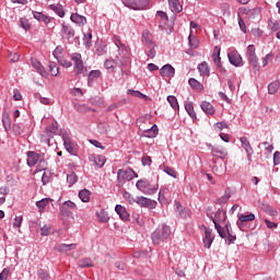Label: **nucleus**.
Returning <instances> with one entry per match:
<instances>
[{
	"label": "nucleus",
	"instance_id": "nucleus-54",
	"mask_svg": "<svg viewBox=\"0 0 280 280\" xmlns=\"http://www.w3.org/2000/svg\"><path fill=\"white\" fill-rule=\"evenodd\" d=\"M67 182L69 185H75V183H78V175H75V173H71L67 176Z\"/></svg>",
	"mask_w": 280,
	"mask_h": 280
},
{
	"label": "nucleus",
	"instance_id": "nucleus-39",
	"mask_svg": "<svg viewBox=\"0 0 280 280\" xmlns=\"http://www.w3.org/2000/svg\"><path fill=\"white\" fill-rule=\"evenodd\" d=\"M238 220H240L241 223L253 222V220H255V214L254 213L240 214Z\"/></svg>",
	"mask_w": 280,
	"mask_h": 280
},
{
	"label": "nucleus",
	"instance_id": "nucleus-6",
	"mask_svg": "<svg viewBox=\"0 0 280 280\" xmlns=\"http://www.w3.org/2000/svg\"><path fill=\"white\" fill-rule=\"evenodd\" d=\"M71 60L74 62V69L77 75H86V68H84V62L82 61V55L74 52L71 56Z\"/></svg>",
	"mask_w": 280,
	"mask_h": 280
},
{
	"label": "nucleus",
	"instance_id": "nucleus-1",
	"mask_svg": "<svg viewBox=\"0 0 280 280\" xmlns=\"http://www.w3.org/2000/svg\"><path fill=\"white\" fill-rule=\"evenodd\" d=\"M211 220L214 224L217 233H219V236L224 240L226 237V232L224 231V228L220 225V222H226V210L219 209L215 212L214 218L212 217Z\"/></svg>",
	"mask_w": 280,
	"mask_h": 280
},
{
	"label": "nucleus",
	"instance_id": "nucleus-36",
	"mask_svg": "<svg viewBox=\"0 0 280 280\" xmlns=\"http://www.w3.org/2000/svg\"><path fill=\"white\" fill-rule=\"evenodd\" d=\"M48 68H49V72L51 73V75H58V73H60V68H58V65H56V62L54 61H49L48 63Z\"/></svg>",
	"mask_w": 280,
	"mask_h": 280
},
{
	"label": "nucleus",
	"instance_id": "nucleus-62",
	"mask_svg": "<svg viewBox=\"0 0 280 280\" xmlns=\"http://www.w3.org/2000/svg\"><path fill=\"white\" fill-rule=\"evenodd\" d=\"M280 164V152L276 151L273 153V165H279Z\"/></svg>",
	"mask_w": 280,
	"mask_h": 280
},
{
	"label": "nucleus",
	"instance_id": "nucleus-37",
	"mask_svg": "<svg viewBox=\"0 0 280 280\" xmlns=\"http://www.w3.org/2000/svg\"><path fill=\"white\" fill-rule=\"evenodd\" d=\"M136 202L137 205H140V207H150V205L152 203V200L145 197H137Z\"/></svg>",
	"mask_w": 280,
	"mask_h": 280
},
{
	"label": "nucleus",
	"instance_id": "nucleus-9",
	"mask_svg": "<svg viewBox=\"0 0 280 280\" xmlns=\"http://www.w3.org/2000/svg\"><path fill=\"white\" fill-rule=\"evenodd\" d=\"M229 62H231L234 67H242V55L236 50L230 51L228 54Z\"/></svg>",
	"mask_w": 280,
	"mask_h": 280
},
{
	"label": "nucleus",
	"instance_id": "nucleus-44",
	"mask_svg": "<svg viewBox=\"0 0 280 280\" xmlns=\"http://www.w3.org/2000/svg\"><path fill=\"white\" fill-rule=\"evenodd\" d=\"M279 82H272L268 85V91L270 93V95H275V93H277V91H279Z\"/></svg>",
	"mask_w": 280,
	"mask_h": 280
},
{
	"label": "nucleus",
	"instance_id": "nucleus-43",
	"mask_svg": "<svg viewBox=\"0 0 280 280\" xmlns=\"http://www.w3.org/2000/svg\"><path fill=\"white\" fill-rule=\"evenodd\" d=\"M37 277L42 280H49L51 277L49 276V272L45 269H38L37 270Z\"/></svg>",
	"mask_w": 280,
	"mask_h": 280
},
{
	"label": "nucleus",
	"instance_id": "nucleus-23",
	"mask_svg": "<svg viewBox=\"0 0 280 280\" xmlns=\"http://www.w3.org/2000/svg\"><path fill=\"white\" fill-rule=\"evenodd\" d=\"M159 135V127L153 125L150 129L144 130V137L148 139H154Z\"/></svg>",
	"mask_w": 280,
	"mask_h": 280
},
{
	"label": "nucleus",
	"instance_id": "nucleus-31",
	"mask_svg": "<svg viewBox=\"0 0 280 280\" xmlns=\"http://www.w3.org/2000/svg\"><path fill=\"white\" fill-rule=\"evenodd\" d=\"M79 268H93V260L91 258H83L78 261Z\"/></svg>",
	"mask_w": 280,
	"mask_h": 280
},
{
	"label": "nucleus",
	"instance_id": "nucleus-12",
	"mask_svg": "<svg viewBox=\"0 0 280 280\" xmlns=\"http://www.w3.org/2000/svg\"><path fill=\"white\" fill-rule=\"evenodd\" d=\"M115 211H116L117 215H119L120 220H122V222L130 221V213H128V210H126V207H124L121 205H116Z\"/></svg>",
	"mask_w": 280,
	"mask_h": 280
},
{
	"label": "nucleus",
	"instance_id": "nucleus-60",
	"mask_svg": "<svg viewBox=\"0 0 280 280\" xmlns=\"http://www.w3.org/2000/svg\"><path fill=\"white\" fill-rule=\"evenodd\" d=\"M128 94L132 95L133 97H145L143 93L135 90H128Z\"/></svg>",
	"mask_w": 280,
	"mask_h": 280
},
{
	"label": "nucleus",
	"instance_id": "nucleus-53",
	"mask_svg": "<svg viewBox=\"0 0 280 280\" xmlns=\"http://www.w3.org/2000/svg\"><path fill=\"white\" fill-rule=\"evenodd\" d=\"M268 27H269V30H271L272 32H278V30H279V24H278L277 21H275V20H269V21H268Z\"/></svg>",
	"mask_w": 280,
	"mask_h": 280
},
{
	"label": "nucleus",
	"instance_id": "nucleus-3",
	"mask_svg": "<svg viewBox=\"0 0 280 280\" xmlns=\"http://www.w3.org/2000/svg\"><path fill=\"white\" fill-rule=\"evenodd\" d=\"M132 178H139V175L132 168L118 170L117 172L118 182L126 183V180L130 182L132 180Z\"/></svg>",
	"mask_w": 280,
	"mask_h": 280
},
{
	"label": "nucleus",
	"instance_id": "nucleus-14",
	"mask_svg": "<svg viewBox=\"0 0 280 280\" xmlns=\"http://www.w3.org/2000/svg\"><path fill=\"white\" fill-rule=\"evenodd\" d=\"M212 156H217V159H226L229 156V152L224 147H211Z\"/></svg>",
	"mask_w": 280,
	"mask_h": 280
},
{
	"label": "nucleus",
	"instance_id": "nucleus-33",
	"mask_svg": "<svg viewBox=\"0 0 280 280\" xmlns=\"http://www.w3.org/2000/svg\"><path fill=\"white\" fill-rule=\"evenodd\" d=\"M49 8L62 19L65 16V9H62V5L60 4H50Z\"/></svg>",
	"mask_w": 280,
	"mask_h": 280
},
{
	"label": "nucleus",
	"instance_id": "nucleus-11",
	"mask_svg": "<svg viewBox=\"0 0 280 280\" xmlns=\"http://www.w3.org/2000/svg\"><path fill=\"white\" fill-rule=\"evenodd\" d=\"M62 141L67 152H69V154H71L72 156H75V147L73 145V142L71 141V138L69 137V135L67 133L63 135Z\"/></svg>",
	"mask_w": 280,
	"mask_h": 280
},
{
	"label": "nucleus",
	"instance_id": "nucleus-48",
	"mask_svg": "<svg viewBox=\"0 0 280 280\" xmlns=\"http://www.w3.org/2000/svg\"><path fill=\"white\" fill-rule=\"evenodd\" d=\"M102 75V72L100 70H92L89 73V84H91V82H93L94 78H100Z\"/></svg>",
	"mask_w": 280,
	"mask_h": 280
},
{
	"label": "nucleus",
	"instance_id": "nucleus-21",
	"mask_svg": "<svg viewBox=\"0 0 280 280\" xmlns=\"http://www.w3.org/2000/svg\"><path fill=\"white\" fill-rule=\"evenodd\" d=\"M201 109L203 110V113H206V115H214L215 114V109L213 108V105H211V103L203 101L200 104Z\"/></svg>",
	"mask_w": 280,
	"mask_h": 280
},
{
	"label": "nucleus",
	"instance_id": "nucleus-16",
	"mask_svg": "<svg viewBox=\"0 0 280 280\" xmlns=\"http://www.w3.org/2000/svg\"><path fill=\"white\" fill-rule=\"evenodd\" d=\"M26 155H27L26 163L28 167H34V165H36V163H38V161L40 160V155L34 151H28Z\"/></svg>",
	"mask_w": 280,
	"mask_h": 280
},
{
	"label": "nucleus",
	"instance_id": "nucleus-10",
	"mask_svg": "<svg viewBox=\"0 0 280 280\" xmlns=\"http://www.w3.org/2000/svg\"><path fill=\"white\" fill-rule=\"evenodd\" d=\"M246 58L250 62V65H253V67H257L258 59L255 52V45H249L247 47Z\"/></svg>",
	"mask_w": 280,
	"mask_h": 280
},
{
	"label": "nucleus",
	"instance_id": "nucleus-61",
	"mask_svg": "<svg viewBox=\"0 0 280 280\" xmlns=\"http://www.w3.org/2000/svg\"><path fill=\"white\" fill-rule=\"evenodd\" d=\"M272 54L269 52L268 55H266L265 58H262V67H266L268 65V62H270V60H272Z\"/></svg>",
	"mask_w": 280,
	"mask_h": 280
},
{
	"label": "nucleus",
	"instance_id": "nucleus-28",
	"mask_svg": "<svg viewBox=\"0 0 280 280\" xmlns=\"http://www.w3.org/2000/svg\"><path fill=\"white\" fill-rule=\"evenodd\" d=\"M230 199H231V189H230V188H226V189L224 190L223 196H221V197L218 199V203H219V205H226Z\"/></svg>",
	"mask_w": 280,
	"mask_h": 280
},
{
	"label": "nucleus",
	"instance_id": "nucleus-58",
	"mask_svg": "<svg viewBox=\"0 0 280 280\" xmlns=\"http://www.w3.org/2000/svg\"><path fill=\"white\" fill-rule=\"evenodd\" d=\"M155 47H156V44H153V46H148V48H149V52H148L149 58H154V56H156Z\"/></svg>",
	"mask_w": 280,
	"mask_h": 280
},
{
	"label": "nucleus",
	"instance_id": "nucleus-50",
	"mask_svg": "<svg viewBox=\"0 0 280 280\" xmlns=\"http://www.w3.org/2000/svg\"><path fill=\"white\" fill-rule=\"evenodd\" d=\"M213 172H217V176H222L223 174H226V166L220 165V167H218V165H215L213 166Z\"/></svg>",
	"mask_w": 280,
	"mask_h": 280
},
{
	"label": "nucleus",
	"instance_id": "nucleus-59",
	"mask_svg": "<svg viewBox=\"0 0 280 280\" xmlns=\"http://www.w3.org/2000/svg\"><path fill=\"white\" fill-rule=\"evenodd\" d=\"M9 275H10V269L4 268L0 273V280H8Z\"/></svg>",
	"mask_w": 280,
	"mask_h": 280
},
{
	"label": "nucleus",
	"instance_id": "nucleus-46",
	"mask_svg": "<svg viewBox=\"0 0 280 280\" xmlns=\"http://www.w3.org/2000/svg\"><path fill=\"white\" fill-rule=\"evenodd\" d=\"M188 43H189V46L191 47V49H198L199 43H198V39L194 35H189Z\"/></svg>",
	"mask_w": 280,
	"mask_h": 280
},
{
	"label": "nucleus",
	"instance_id": "nucleus-30",
	"mask_svg": "<svg viewBox=\"0 0 280 280\" xmlns=\"http://www.w3.org/2000/svg\"><path fill=\"white\" fill-rule=\"evenodd\" d=\"M213 62L217 65V67H221L222 65V58L220 57V48L218 46L214 47V52L212 55Z\"/></svg>",
	"mask_w": 280,
	"mask_h": 280
},
{
	"label": "nucleus",
	"instance_id": "nucleus-22",
	"mask_svg": "<svg viewBox=\"0 0 280 280\" xmlns=\"http://www.w3.org/2000/svg\"><path fill=\"white\" fill-rule=\"evenodd\" d=\"M168 5L172 10V12H183V5L180 4V1L178 0H168Z\"/></svg>",
	"mask_w": 280,
	"mask_h": 280
},
{
	"label": "nucleus",
	"instance_id": "nucleus-25",
	"mask_svg": "<svg viewBox=\"0 0 280 280\" xmlns=\"http://www.w3.org/2000/svg\"><path fill=\"white\" fill-rule=\"evenodd\" d=\"M198 71L200 75H202L203 78L209 75L210 71H209V65L207 63V61H202L201 63L198 65Z\"/></svg>",
	"mask_w": 280,
	"mask_h": 280
},
{
	"label": "nucleus",
	"instance_id": "nucleus-52",
	"mask_svg": "<svg viewBox=\"0 0 280 280\" xmlns=\"http://www.w3.org/2000/svg\"><path fill=\"white\" fill-rule=\"evenodd\" d=\"M61 207H65V208H67V209H70V211H73V210L78 209V206H77L73 201H71V200L65 201V202L61 205Z\"/></svg>",
	"mask_w": 280,
	"mask_h": 280
},
{
	"label": "nucleus",
	"instance_id": "nucleus-57",
	"mask_svg": "<svg viewBox=\"0 0 280 280\" xmlns=\"http://www.w3.org/2000/svg\"><path fill=\"white\" fill-rule=\"evenodd\" d=\"M49 231H51V228L49 225H44L42 229H40V235L43 237H47V235H49Z\"/></svg>",
	"mask_w": 280,
	"mask_h": 280
},
{
	"label": "nucleus",
	"instance_id": "nucleus-13",
	"mask_svg": "<svg viewBox=\"0 0 280 280\" xmlns=\"http://www.w3.org/2000/svg\"><path fill=\"white\" fill-rule=\"evenodd\" d=\"M175 74L176 69H174L172 65H165L160 69V75H162V78H174Z\"/></svg>",
	"mask_w": 280,
	"mask_h": 280
},
{
	"label": "nucleus",
	"instance_id": "nucleus-47",
	"mask_svg": "<svg viewBox=\"0 0 280 280\" xmlns=\"http://www.w3.org/2000/svg\"><path fill=\"white\" fill-rule=\"evenodd\" d=\"M122 198H125V200H127L129 205H135V202H137V199H135V197H132V194L128 191H125L122 194Z\"/></svg>",
	"mask_w": 280,
	"mask_h": 280
},
{
	"label": "nucleus",
	"instance_id": "nucleus-18",
	"mask_svg": "<svg viewBox=\"0 0 280 280\" xmlns=\"http://www.w3.org/2000/svg\"><path fill=\"white\" fill-rule=\"evenodd\" d=\"M31 62L32 67L36 69L37 73L42 74L43 78H47V70H45V67L43 66V63H40V61H38L37 59H31Z\"/></svg>",
	"mask_w": 280,
	"mask_h": 280
},
{
	"label": "nucleus",
	"instance_id": "nucleus-17",
	"mask_svg": "<svg viewBox=\"0 0 280 280\" xmlns=\"http://www.w3.org/2000/svg\"><path fill=\"white\" fill-rule=\"evenodd\" d=\"M142 43L145 47H154V39L152 38L150 31L144 30L142 32Z\"/></svg>",
	"mask_w": 280,
	"mask_h": 280
},
{
	"label": "nucleus",
	"instance_id": "nucleus-34",
	"mask_svg": "<svg viewBox=\"0 0 280 280\" xmlns=\"http://www.w3.org/2000/svg\"><path fill=\"white\" fill-rule=\"evenodd\" d=\"M60 253H69V250H75V244H60L58 245Z\"/></svg>",
	"mask_w": 280,
	"mask_h": 280
},
{
	"label": "nucleus",
	"instance_id": "nucleus-40",
	"mask_svg": "<svg viewBox=\"0 0 280 280\" xmlns=\"http://www.w3.org/2000/svg\"><path fill=\"white\" fill-rule=\"evenodd\" d=\"M167 102L172 106V108H174V110H178L179 106H178V100L176 98V96L174 95L167 96Z\"/></svg>",
	"mask_w": 280,
	"mask_h": 280
},
{
	"label": "nucleus",
	"instance_id": "nucleus-64",
	"mask_svg": "<svg viewBox=\"0 0 280 280\" xmlns=\"http://www.w3.org/2000/svg\"><path fill=\"white\" fill-rule=\"evenodd\" d=\"M49 178H50L49 174L44 173L43 176H42L43 185H47V183H49Z\"/></svg>",
	"mask_w": 280,
	"mask_h": 280
},
{
	"label": "nucleus",
	"instance_id": "nucleus-32",
	"mask_svg": "<svg viewBox=\"0 0 280 280\" xmlns=\"http://www.w3.org/2000/svg\"><path fill=\"white\" fill-rule=\"evenodd\" d=\"M96 218L98 219V222H108V220H110V217H108V212L104 210L96 211Z\"/></svg>",
	"mask_w": 280,
	"mask_h": 280
},
{
	"label": "nucleus",
	"instance_id": "nucleus-15",
	"mask_svg": "<svg viewBox=\"0 0 280 280\" xmlns=\"http://www.w3.org/2000/svg\"><path fill=\"white\" fill-rule=\"evenodd\" d=\"M205 238H203V246L205 248H211V244H213V240H215V236L213 235V230H209L205 228Z\"/></svg>",
	"mask_w": 280,
	"mask_h": 280
},
{
	"label": "nucleus",
	"instance_id": "nucleus-55",
	"mask_svg": "<svg viewBox=\"0 0 280 280\" xmlns=\"http://www.w3.org/2000/svg\"><path fill=\"white\" fill-rule=\"evenodd\" d=\"M22 223H23V215L15 217L13 222V229H21Z\"/></svg>",
	"mask_w": 280,
	"mask_h": 280
},
{
	"label": "nucleus",
	"instance_id": "nucleus-63",
	"mask_svg": "<svg viewBox=\"0 0 280 280\" xmlns=\"http://www.w3.org/2000/svg\"><path fill=\"white\" fill-rule=\"evenodd\" d=\"M265 223L267 225V229H277V226H278L277 223H275L268 219H265Z\"/></svg>",
	"mask_w": 280,
	"mask_h": 280
},
{
	"label": "nucleus",
	"instance_id": "nucleus-8",
	"mask_svg": "<svg viewBox=\"0 0 280 280\" xmlns=\"http://www.w3.org/2000/svg\"><path fill=\"white\" fill-rule=\"evenodd\" d=\"M240 141L242 143V148L245 149L247 154V161L250 163V161H253V154L255 153L253 147L250 145V141H248V138L246 137H241Z\"/></svg>",
	"mask_w": 280,
	"mask_h": 280
},
{
	"label": "nucleus",
	"instance_id": "nucleus-41",
	"mask_svg": "<svg viewBox=\"0 0 280 280\" xmlns=\"http://www.w3.org/2000/svg\"><path fill=\"white\" fill-rule=\"evenodd\" d=\"M12 131L15 135V137H19L20 135H23L24 127L21 124H13Z\"/></svg>",
	"mask_w": 280,
	"mask_h": 280
},
{
	"label": "nucleus",
	"instance_id": "nucleus-2",
	"mask_svg": "<svg viewBox=\"0 0 280 280\" xmlns=\"http://www.w3.org/2000/svg\"><path fill=\"white\" fill-rule=\"evenodd\" d=\"M171 234H172V230H170V226L163 224V225H160L152 233L151 240H152L153 244L159 245V244H161V242H165V240H167Z\"/></svg>",
	"mask_w": 280,
	"mask_h": 280
},
{
	"label": "nucleus",
	"instance_id": "nucleus-38",
	"mask_svg": "<svg viewBox=\"0 0 280 280\" xmlns=\"http://www.w3.org/2000/svg\"><path fill=\"white\" fill-rule=\"evenodd\" d=\"M185 110L188 113V115H189V117H191V119H196V110H194V104L186 103Z\"/></svg>",
	"mask_w": 280,
	"mask_h": 280
},
{
	"label": "nucleus",
	"instance_id": "nucleus-19",
	"mask_svg": "<svg viewBox=\"0 0 280 280\" xmlns=\"http://www.w3.org/2000/svg\"><path fill=\"white\" fill-rule=\"evenodd\" d=\"M70 21H72V23H75V25H79L81 27L86 25V18L78 13H72L70 16Z\"/></svg>",
	"mask_w": 280,
	"mask_h": 280
},
{
	"label": "nucleus",
	"instance_id": "nucleus-51",
	"mask_svg": "<svg viewBox=\"0 0 280 280\" xmlns=\"http://www.w3.org/2000/svg\"><path fill=\"white\" fill-rule=\"evenodd\" d=\"M175 211L179 218H185V211L183 210V205H180V202H175Z\"/></svg>",
	"mask_w": 280,
	"mask_h": 280
},
{
	"label": "nucleus",
	"instance_id": "nucleus-27",
	"mask_svg": "<svg viewBox=\"0 0 280 280\" xmlns=\"http://www.w3.org/2000/svg\"><path fill=\"white\" fill-rule=\"evenodd\" d=\"M49 202H54V199L51 198H44L39 201H36V207L39 209L40 212L45 211V207L49 205Z\"/></svg>",
	"mask_w": 280,
	"mask_h": 280
},
{
	"label": "nucleus",
	"instance_id": "nucleus-4",
	"mask_svg": "<svg viewBox=\"0 0 280 280\" xmlns=\"http://www.w3.org/2000/svg\"><path fill=\"white\" fill-rule=\"evenodd\" d=\"M122 3L131 10H145L150 4V0H122Z\"/></svg>",
	"mask_w": 280,
	"mask_h": 280
},
{
	"label": "nucleus",
	"instance_id": "nucleus-7",
	"mask_svg": "<svg viewBox=\"0 0 280 280\" xmlns=\"http://www.w3.org/2000/svg\"><path fill=\"white\" fill-rule=\"evenodd\" d=\"M75 36V30L73 26L67 23L61 24V38H66V40H70Z\"/></svg>",
	"mask_w": 280,
	"mask_h": 280
},
{
	"label": "nucleus",
	"instance_id": "nucleus-45",
	"mask_svg": "<svg viewBox=\"0 0 280 280\" xmlns=\"http://www.w3.org/2000/svg\"><path fill=\"white\" fill-rule=\"evenodd\" d=\"M93 39V34L91 33H86L83 35V43L85 45V47H88V49H90L91 47V40Z\"/></svg>",
	"mask_w": 280,
	"mask_h": 280
},
{
	"label": "nucleus",
	"instance_id": "nucleus-56",
	"mask_svg": "<svg viewBox=\"0 0 280 280\" xmlns=\"http://www.w3.org/2000/svg\"><path fill=\"white\" fill-rule=\"evenodd\" d=\"M164 172H165V174H167V176H172V178H176V176H177L176 171H174V168H172L170 166H165Z\"/></svg>",
	"mask_w": 280,
	"mask_h": 280
},
{
	"label": "nucleus",
	"instance_id": "nucleus-49",
	"mask_svg": "<svg viewBox=\"0 0 280 280\" xmlns=\"http://www.w3.org/2000/svg\"><path fill=\"white\" fill-rule=\"evenodd\" d=\"M104 67L107 70L115 69V67H117V62L115 60H113V59H107L104 62Z\"/></svg>",
	"mask_w": 280,
	"mask_h": 280
},
{
	"label": "nucleus",
	"instance_id": "nucleus-24",
	"mask_svg": "<svg viewBox=\"0 0 280 280\" xmlns=\"http://www.w3.org/2000/svg\"><path fill=\"white\" fill-rule=\"evenodd\" d=\"M188 84H189V86H191V89H195V91H203V89H205V85H202V83H200L195 78H190L188 80Z\"/></svg>",
	"mask_w": 280,
	"mask_h": 280
},
{
	"label": "nucleus",
	"instance_id": "nucleus-29",
	"mask_svg": "<svg viewBox=\"0 0 280 280\" xmlns=\"http://www.w3.org/2000/svg\"><path fill=\"white\" fill-rule=\"evenodd\" d=\"M79 198L82 202H89V200H91V190H89V189L80 190Z\"/></svg>",
	"mask_w": 280,
	"mask_h": 280
},
{
	"label": "nucleus",
	"instance_id": "nucleus-26",
	"mask_svg": "<svg viewBox=\"0 0 280 280\" xmlns=\"http://www.w3.org/2000/svg\"><path fill=\"white\" fill-rule=\"evenodd\" d=\"M92 161L96 167H104L106 158L103 155H94L92 156Z\"/></svg>",
	"mask_w": 280,
	"mask_h": 280
},
{
	"label": "nucleus",
	"instance_id": "nucleus-20",
	"mask_svg": "<svg viewBox=\"0 0 280 280\" xmlns=\"http://www.w3.org/2000/svg\"><path fill=\"white\" fill-rule=\"evenodd\" d=\"M2 126L5 132H10L12 129V120L10 119V115L8 113L2 114Z\"/></svg>",
	"mask_w": 280,
	"mask_h": 280
},
{
	"label": "nucleus",
	"instance_id": "nucleus-42",
	"mask_svg": "<svg viewBox=\"0 0 280 280\" xmlns=\"http://www.w3.org/2000/svg\"><path fill=\"white\" fill-rule=\"evenodd\" d=\"M59 211L63 218H72L73 212L69 208H65V206H60Z\"/></svg>",
	"mask_w": 280,
	"mask_h": 280
},
{
	"label": "nucleus",
	"instance_id": "nucleus-5",
	"mask_svg": "<svg viewBox=\"0 0 280 280\" xmlns=\"http://www.w3.org/2000/svg\"><path fill=\"white\" fill-rule=\"evenodd\" d=\"M136 187L137 189H139V191H142V194H147L149 196H152V194H156V187H152V185H150V182L148 179H139L136 183Z\"/></svg>",
	"mask_w": 280,
	"mask_h": 280
},
{
	"label": "nucleus",
	"instance_id": "nucleus-35",
	"mask_svg": "<svg viewBox=\"0 0 280 280\" xmlns=\"http://www.w3.org/2000/svg\"><path fill=\"white\" fill-rule=\"evenodd\" d=\"M224 240H225V244H228V246H230V244H234L235 243V240H237V236L235 235L234 232H225Z\"/></svg>",
	"mask_w": 280,
	"mask_h": 280
}]
</instances>
